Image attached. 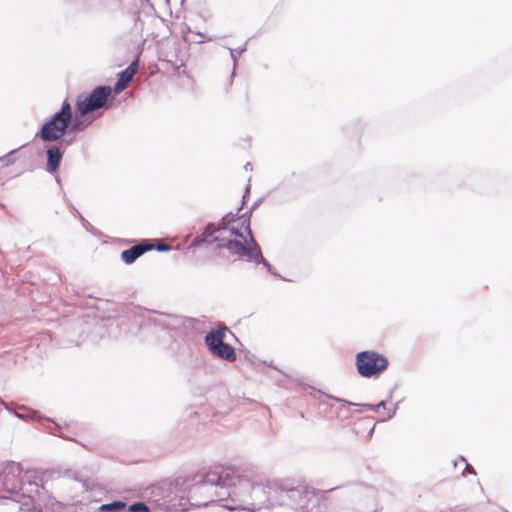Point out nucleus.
Here are the masks:
<instances>
[{
    "mask_svg": "<svg viewBox=\"0 0 512 512\" xmlns=\"http://www.w3.org/2000/svg\"><path fill=\"white\" fill-rule=\"evenodd\" d=\"M214 240L219 242V247L227 248L240 258L258 261L262 257L252 236L250 218L246 215L232 219L224 227L217 229Z\"/></svg>",
    "mask_w": 512,
    "mask_h": 512,
    "instance_id": "nucleus-1",
    "label": "nucleus"
},
{
    "mask_svg": "<svg viewBox=\"0 0 512 512\" xmlns=\"http://www.w3.org/2000/svg\"><path fill=\"white\" fill-rule=\"evenodd\" d=\"M138 70V60L132 62L129 67L118 74L117 82L114 88L110 86H98L90 93H82L77 96L76 109L81 116L94 113L102 108H108L109 98L114 92L118 95L124 91Z\"/></svg>",
    "mask_w": 512,
    "mask_h": 512,
    "instance_id": "nucleus-2",
    "label": "nucleus"
},
{
    "mask_svg": "<svg viewBox=\"0 0 512 512\" xmlns=\"http://www.w3.org/2000/svg\"><path fill=\"white\" fill-rule=\"evenodd\" d=\"M72 116L73 112L70 102L68 100L63 101L61 109L49 121L43 124L36 137L44 142H54L61 139L72 121Z\"/></svg>",
    "mask_w": 512,
    "mask_h": 512,
    "instance_id": "nucleus-3",
    "label": "nucleus"
},
{
    "mask_svg": "<svg viewBox=\"0 0 512 512\" xmlns=\"http://www.w3.org/2000/svg\"><path fill=\"white\" fill-rule=\"evenodd\" d=\"M356 366L361 376L375 377L387 368L388 360L377 352L363 351L356 356Z\"/></svg>",
    "mask_w": 512,
    "mask_h": 512,
    "instance_id": "nucleus-4",
    "label": "nucleus"
},
{
    "mask_svg": "<svg viewBox=\"0 0 512 512\" xmlns=\"http://www.w3.org/2000/svg\"><path fill=\"white\" fill-rule=\"evenodd\" d=\"M156 248L158 251H168L171 247L163 242H158L157 245L150 243L149 241H142L133 247L124 250L121 253V259L126 264L133 263L137 258L143 255L145 252Z\"/></svg>",
    "mask_w": 512,
    "mask_h": 512,
    "instance_id": "nucleus-5",
    "label": "nucleus"
},
{
    "mask_svg": "<svg viewBox=\"0 0 512 512\" xmlns=\"http://www.w3.org/2000/svg\"><path fill=\"white\" fill-rule=\"evenodd\" d=\"M47 154V170L49 172H56L60 166L63 157V150L59 146H51L46 151Z\"/></svg>",
    "mask_w": 512,
    "mask_h": 512,
    "instance_id": "nucleus-6",
    "label": "nucleus"
},
{
    "mask_svg": "<svg viewBox=\"0 0 512 512\" xmlns=\"http://www.w3.org/2000/svg\"><path fill=\"white\" fill-rule=\"evenodd\" d=\"M227 329H219L208 333L205 337V343L208 346L211 353L217 349L222 343H224V337Z\"/></svg>",
    "mask_w": 512,
    "mask_h": 512,
    "instance_id": "nucleus-7",
    "label": "nucleus"
},
{
    "mask_svg": "<svg viewBox=\"0 0 512 512\" xmlns=\"http://www.w3.org/2000/svg\"><path fill=\"white\" fill-rule=\"evenodd\" d=\"M212 354L230 362L236 359V353L234 348L225 342L222 343L219 347H217V349L214 350Z\"/></svg>",
    "mask_w": 512,
    "mask_h": 512,
    "instance_id": "nucleus-8",
    "label": "nucleus"
},
{
    "mask_svg": "<svg viewBox=\"0 0 512 512\" xmlns=\"http://www.w3.org/2000/svg\"><path fill=\"white\" fill-rule=\"evenodd\" d=\"M371 408L378 413H381V409H383V418H391L395 412V407L391 401H381L377 405H372Z\"/></svg>",
    "mask_w": 512,
    "mask_h": 512,
    "instance_id": "nucleus-9",
    "label": "nucleus"
},
{
    "mask_svg": "<svg viewBox=\"0 0 512 512\" xmlns=\"http://www.w3.org/2000/svg\"><path fill=\"white\" fill-rule=\"evenodd\" d=\"M92 113L86 116H80L81 118H76L73 122L71 121V130L74 132H79L85 130L92 122V120L88 121V117ZM79 115H81L79 113Z\"/></svg>",
    "mask_w": 512,
    "mask_h": 512,
    "instance_id": "nucleus-10",
    "label": "nucleus"
},
{
    "mask_svg": "<svg viewBox=\"0 0 512 512\" xmlns=\"http://www.w3.org/2000/svg\"><path fill=\"white\" fill-rule=\"evenodd\" d=\"M125 508V503L122 501H114L109 504H104L100 507L102 511L114 510V509H123Z\"/></svg>",
    "mask_w": 512,
    "mask_h": 512,
    "instance_id": "nucleus-11",
    "label": "nucleus"
},
{
    "mask_svg": "<svg viewBox=\"0 0 512 512\" xmlns=\"http://www.w3.org/2000/svg\"><path fill=\"white\" fill-rule=\"evenodd\" d=\"M128 512H150V509L146 504L139 502L130 505Z\"/></svg>",
    "mask_w": 512,
    "mask_h": 512,
    "instance_id": "nucleus-12",
    "label": "nucleus"
},
{
    "mask_svg": "<svg viewBox=\"0 0 512 512\" xmlns=\"http://www.w3.org/2000/svg\"><path fill=\"white\" fill-rule=\"evenodd\" d=\"M14 154H15V151H12V152L8 153L6 156L1 157L0 158V168H3V167L13 164L15 161V159L13 157Z\"/></svg>",
    "mask_w": 512,
    "mask_h": 512,
    "instance_id": "nucleus-13",
    "label": "nucleus"
}]
</instances>
